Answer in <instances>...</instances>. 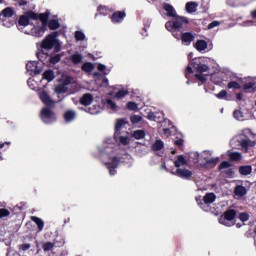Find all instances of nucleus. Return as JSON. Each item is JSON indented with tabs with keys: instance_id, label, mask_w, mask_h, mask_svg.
Masks as SVG:
<instances>
[{
	"instance_id": "47",
	"label": "nucleus",
	"mask_w": 256,
	"mask_h": 256,
	"mask_svg": "<svg viewBox=\"0 0 256 256\" xmlns=\"http://www.w3.org/2000/svg\"><path fill=\"white\" fill-rule=\"evenodd\" d=\"M215 96L217 97V99H225V101H229V98H227V90H221Z\"/></svg>"
},
{
	"instance_id": "42",
	"label": "nucleus",
	"mask_w": 256,
	"mask_h": 256,
	"mask_svg": "<svg viewBox=\"0 0 256 256\" xmlns=\"http://www.w3.org/2000/svg\"><path fill=\"white\" fill-rule=\"evenodd\" d=\"M194 77L200 82L199 85H205V83H207V78L203 73L195 74Z\"/></svg>"
},
{
	"instance_id": "5",
	"label": "nucleus",
	"mask_w": 256,
	"mask_h": 256,
	"mask_svg": "<svg viewBox=\"0 0 256 256\" xmlns=\"http://www.w3.org/2000/svg\"><path fill=\"white\" fill-rule=\"evenodd\" d=\"M40 119L43 123L49 125V123H55V121H57V115L48 107H45L41 110Z\"/></svg>"
},
{
	"instance_id": "31",
	"label": "nucleus",
	"mask_w": 256,
	"mask_h": 256,
	"mask_svg": "<svg viewBox=\"0 0 256 256\" xmlns=\"http://www.w3.org/2000/svg\"><path fill=\"white\" fill-rule=\"evenodd\" d=\"M42 249L45 253L53 251V249H55V244L53 242H45L42 244Z\"/></svg>"
},
{
	"instance_id": "10",
	"label": "nucleus",
	"mask_w": 256,
	"mask_h": 256,
	"mask_svg": "<svg viewBox=\"0 0 256 256\" xmlns=\"http://www.w3.org/2000/svg\"><path fill=\"white\" fill-rule=\"evenodd\" d=\"M174 175H176V177H180V179H191V177H193V172H191V170L178 168Z\"/></svg>"
},
{
	"instance_id": "46",
	"label": "nucleus",
	"mask_w": 256,
	"mask_h": 256,
	"mask_svg": "<svg viewBox=\"0 0 256 256\" xmlns=\"http://www.w3.org/2000/svg\"><path fill=\"white\" fill-rule=\"evenodd\" d=\"M227 88H228V89H241V85L238 84L237 81H230V82L227 84Z\"/></svg>"
},
{
	"instance_id": "23",
	"label": "nucleus",
	"mask_w": 256,
	"mask_h": 256,
	"mask_svg": "<svg viewBox=\"0 0 256 256\" xmlns=\"http://www.w3.org/2000/svg\"><path fill=\"white\" fill-rule=\"evenodd\" d=\"M185 165H187V160L185 159V156L178 155L176 157V160L174 161V166L177 167V169H179V167H183Z\"/></svg>"
},
{
	"instance_id": "3",
	"label": "nucleus",
	"mask_w": 256,
	"mask_h": 256,
	"mask_svg": "<svg viewBox=\"0 0 256 256\" xmlns=\"http://www.w3.org/2000/svg\"><path fill=\"white\" fill-rule=\"evenodd\" d=\"M189 25V18L185 16H174L173 20L167 21L165 23V28L167 31H170V33H175V31H187V26Z\"/></svg>"
},
{
	"instance_id": "17",
	"label": "nucleus",
	"mask_w": 256,
	"mask_h": 256,
	"mask_svg": "<svg viewBox=\"0 0 256 256\" xmlns=\"http://www.w3.org/2000/svg\"><path fill=\"white\" fill-rule=\"evenodd\" d=\"M205 161L206 162L203 164L204 169H213L214 167H217V163H219V158H205Z\"/></svg>"
},
{
	"instance_id": "29",
	"label": "nucleus",
	"mask_w": 256,
	"mask_h": 256,
	"mask_svg": "<svg viewBox=\"0 0 256 256\" xmlns=\"http://www.w3.org/2000/svg\"><path fill=\"white\" fill-rule=\"evenodd\" d=\"M31 221H33L34 223H36L39 231H41L42 229H44L45 227V222H43V220L37 216H32L31 217Z\"/></svg>"
},
{
	"instance_id": "6",
	"label": "nucleus",
	"mask_w": 256,
	"mask_h": 256,
	"mask_svg": "<svg viewBox=\"0 0 256 256\" xmlns=\"http://www.w3.org/2000/svg\"><path fill=\"white\" fill-rule=\"evenodd\" d=\"M237 217V210L228 209L226 210L222 216L219 217V223L221 225L229 226V221H233Z\"/></svg>"
},
{
	"instance_id": "34",
	"label": "nucleus",
	"mask_w": 256,
	"mask_h": 256,
	"mask_svg": "<svg viewBox=\"0 0 256 256\" xmlns=\"http://www.w3.org/2000/svg\"><path fill=\"white\" fill-rule=\"evenodd\" d=\"M54 91L57 95H63V93H67V87L63 84H59L55 87Z\"/></svg>"
},
{
	"instance_id": "19",
	"label": "nucleus",
	"mask_w": 256,
	"mask_h": 256,
	"mask_svg": "<svg viewBox=\"0 0 256 256\" xmlns=\"http://www.w3.org/2000/svg\"><path fill=\"white\" fill-rule=\"evenodd\" d=\"M234 195H236V197H245V195H247V188L243 185H237L234 188Z\"/></svg>"
},
{
	"instance_id": "60",
	"label": "nucleus",
	"mask_w": 256,
	"mask_h": 256,
	"mask_svg": "<svg viewBox=\"0 0 256 256\" xmlns=\"http://www.w3.org/2000/svg\"><path fill=\"white\" fill-rule=\"evenodd\" d=\"M43 69H41L39 66H36V69H34L32 71V73H34V75H41Z\"/></svg>"
},
{
	"instance_id": "58",
	"label": "nucleus",
	"mask_w": 256,
	"mask_h": 256,
	"mask_svg": "<svg viewBox=\"0 0 256 256\" xmlns=\"http://www.w3.org/2000/svg\"><path fill=\"white\" fill-rule=\"evenodd\" d=\"M225 175H227V177H233V175H235V171H233L232 168H229L225 171Z\"/></svg>"
},
{
	"instance_id": "26",
	"label": "nucleus",
	"mask_w": 256,
	"mask_h": 256,
	"mask_svg": "<svg viewBox=\"0 0 256 256\" xmlns=\"http://www.w3.org/2000/svg\"><path fill=\"white\" fill-rule=\"evenodd\" d=\"M93 69H95V65L91 62H85L81 66V70L84 71V73H92Z\"/></svg>"
},
{
	"instance_id": "28",
	"label": "nucleus",
	"mask_w": 256,
	"mask_h": 256,
	"mask_svg": "<svg viewBox=\"0 0 256 256\" xmlns=\"http://www.w3.org/2000/svg\"><path fill=\"white\" fill-rule=\"evenodd\" d=\"M61 57H63V54H51L49 63H51V65H57V63L61 61Z\"/></svg>"
},
{
	"instance_id": "22",
	"label": "nucleus",
	"mask_w": 256,
	"mask_h": 256,
	"mask_svg": "<svg viewBox=\"0 0 256 256\" xmlns=\"http://www.w3.org/2000/svg\"><path fill=\"white\" fill-rule=\"evenodd\" d=\"M77 117V114L73 110H67L64 113V120L66 123H71V121H75V118Z\"/></svg>"
},
{
	"instance_id": "41",
	"label": "nucleus",
	"mask_w": 256,
	"mask_h": 256,
	"mask_svg": "<svg viewBox=\"0 0 256 256\" xmlns=\"http://www.w3.org/2000/svg\"><path fill=\"white\" fill-rule=\"evenodd\" d=\"M229 167H233V164L229 161H222L220 164H219V171H223V169H229Z\"/></svg>"
},
{
	"instance_id": "63",
	"label": "nucleus",
	"mask_w": 256,
	"mask_h": 256,
	"mask_svg": "<svg viewBox=\"0 0 256 256\" xmlns=\"http://www.w3.org/2000/svg\"><path fill=\"white\" fill-rule=\"evenodd\" d=\"M105 69H107V66H105L104 64L98 65V71H105Z\"/></svg>"
},
{
	"instance_id": "56",
	"label": "nucleus",
	"mask_w": 256,
	"mask_h": 256,
	"mask_svg": "<svg viewBox=\"0 0 256 256\" xmlns=\"http://www.w3.org/2000/svg\"><path fill=\"white\" fill-rule=\"evenodd\" d=\"M220 23L219 21H212L209 25H208V29H215V27H219Z\"/></svg>"
},
{
	"instance_id": "43",
	"label": "nucleus",
	"mask_w": 256,
	"mask_h": 256,
	"mask_svg": "<svg viewBox=\"0 0 256 256\" xmlns=\"http://www.w3.org/2000/svg\"><path fill=\"white\" fill-rule=\"evenodd\" d=\"M126 95H129L128 90H119L118 92H116L115 97L116 99H123V97H126Z\"/></svg>"
},
{
	"instance_id": "54",
	"label": "nucleus",
	"mask_w": 256,
	"mask_h": 256,
	"mask_svg": "<svg viewBox=\"0 0 256 256\" xmlns=\"http://www.w3.org/2000/svg\"><path fill=\"white\" fill-rule=\"evenodd\" d=\"M147 119L149 121H155L157 119V116L155 115V112H149L147 115Z\"/></svg>"
},
{
	"instance_id": "61",
	"label": "nucleus",
	"mask_w": 256,
	"mask_h": 256,
	"mask_svg": "<svg viewBox=\"0 0 256 256\" xmlns=\"http://www.w3.org/2000/svg\"><path fill=\"white\" fill-rule=\"evenodd\" d=\"M62 85H64V87H67V85H71V78H65Z\"/></svg>"
},
{
	"instance_id": "9",
	"label": "nucleus",
	"mask_w": 256,
	"mask_h": 256,
	"mask_svg": "<svg viewBox=\"0 0 256 256\" xmlns=\"http://www.w3.org/2000/svg\"><path fill=\"white\" fill-rule=\"evenodd\" d=\"M39 98L40 101H42V103H44V105H46L47 107H53V105H55V101L51 99V96H49V93H47V91L40 92Z\"/></svg>"
},
{
	"instance_id": "30",
	"label": "nucleus",
	"mask_w": 256,
	"mask_h": 256,
	"mask_svg": "<svg viewBox=\"0 0 256 256\" xmlns=\"http://www.w3.org/2000/svg\"><path fill=\"white\" fill-rule=\"evenodd\" d=\"M251 171H253V168H251V166H240L239 167L240 175H251Z\"/></svg>"
},
{
	"instance_id": "55",
	"label": "nucleus",
	"mask_w": 256,
	"mask_h": 256,
	"mask_svg": "<svg viewBox=\"0 0 256 256\" xmlns=\"http://www.w3.org/2000/svg\"><path fill=\"white\" fill-rule=\"evenodd\" d=\"M193 73V68L191 66H187L186 71H185V77L186 79H189V75Z\"/></svg>"
},
{
	"instance_id": "27",
	"label": "nucleus",
	"mask_w": 256,
	"mask_h": 256,
	"mask_svg": "<svg viewBox=\"0 0 256 256\" xmlns=\"http://www.w3.org/2000/svg\"><path fill=\"white\" fill-rule=\"evenodd\" d=\"M195 49L200 52L205 51V49H207V41L197 40L195 43Z\"/></svg>"
},
{
	"instance_id": "48",
	"label": "nucleus",
	"mask_w": 256,
	"mask_h": 256,
	"mask_svg": "<svg viewBox=\"0 0 256 256\" xmlns=\"http://www.w3.org/2000/svg\"><path fill=\"white\" fill-rule=\"evenodd\" d=\"M238 219H240V221H242V223L247 222V220L249 219V213H247V212L239 213Z\"/></svg>"
},
{
	"instance_id": "15",
	"label": "nucleus",
	"mask_w": 256,
	"mask_h": 256,
	"mask_svg": "<svg viewBox=\"0 0 256 256\" xmlns=\"http://www.w3.org/2000/svg\"><path fill=\"white\" fill-rule=\"evenodd\" d=\"M256 142L250 139H242L240 141V146L242 147V150L247 153L249 151V147H255Z\"/></svg>"
},
{
	"instance_id": "50",
	"label": "nucleus",
	"mask_w": 256,
	"mask_h": 256,
	"mask_svg": "<svg viewBox=\"0 0 256 256\" xmlns=\"http://www.w3.org/2000/svg\"><path fill=\"white\" fill-rule=\"evenodd\" d=\"M142 119L143 118L139 115H133L130 117V121L133 125H136V123H141Z\"/></svg>"
},
{
	"instance_id": "21",
	"label": "nucleus",
	"mask_w": 256,
	"mask_h": 256,
	"mask_svg": "<svg viewBox=\"0 0 256 256\" xmlns=\"http://www.w3.org/2000/svg\"><path fill=\"white\" fill-rule=\"evenodd\" d=\"M217 199V195L215 193H206V195L203 197V201L205 205H211L212 203H215V200Z\"/></svg>"
},
{
	"instance_id": "32",
	"label": "nucleus",
	"mask_w": 256,
	"mask_h": 256,
	"mask_svg": "<svg viewBox=\"0 0 256 256\" xmlns=\"http://www.w3.org/2000/svg\"><path fill=\"white\" fill-rule=\"evenodd\" d=\"M54 247H64L65 246V238L64 237H56L55 240L53 241Z\"/></svg>"
},
{
	"instance_id": "1",
	"label": "nucleus",
	"mask_w": 256,
	"mask_h": 256,
	"mask_svg": "<svg viewBox=\"0 0 256 256\" xmlns=\"http://www.w3.org/2000/svg\"><path fill=\"white\" fill-rule=\"evenodd\" d=\"M51 12L47 10L45 13L37 14L34 11H27L19 17L18 25L20 27H27L30 25V21H41L42 25L35 28L36 37H42L47 31V19L50 17Z\"/></svg>"
},
{
	"instance_id": "51",
	"label": "nucleus",
	"mask_w": 256,
	"mask_h": 256,
	"mask_svg": "<svg viewBox=\"0 0 256 256\" xmlns=\"http://www.w3.org/2000/svg\"><path fill=\"white\" fill-rule=\"evenodd\" d=\"M256 83L255 82H247L243 85V90L244 91H249V89H253L255 87Z\"/></svg>"
},
{
	"instance_id": "39",
	"label": "nucleus",
	"mask_w": 256,
	"mask_h": 256,
	"mask_svg": "<svg viewBox=\"0 0 256 256\" xmlns=\"http://www.w3.org/2000/svg\"><path fill=\"white\" fill-rule=\"evenodd\" d=\"M127 110L128 111H137V109H139V105L136 102L133 101H129L126 104Z\"/></svg>"
},
{
	"instance_id": "45",
	"label": "nucleus",
	"mask_w": 256,
	"mask_h": 256,
	"mask_svg": "<svg viewBox=\"0 0 256 256\" xmlns=\"http://www.w3.org/2000/svg\"><path fill=\"white\" fill-rule=\"evenodd\" d=\"M11 215V211L7 208H0V219H3L5 217H9Z\"/></svg>"
},
{
	"instance_id": "8",
	"label": "nucleus",
	"mask_w": 256,
	"mask_h": 256,
	"mask_svg": "<svg viewBox=\"0 0 256 256\" xmlns=\"http://www.w3.org/2000/svg\"><path fill=\"white\" fill-rule=\"evenodd\" d=\"M192 67L197 73H207V71H209V66L203 63V59L201 58H195L192 62Z\"/></svg>"
},
{
	"instance_id": "49",
	"label": "nucleus",
	"mask_w": 256,
	"mask_h": 256,
	"mask_svg": "<svg viewBox=\"0 0 256 256\" xmlns=\"http://www.w3.org/2000/svg\"><path fill=\"white\" fill-rule=\"evenodd\" d=\"M234 119H237V121L243 120V112L241 110H235L233 112Z\"/></svg>"
},
{
	"instance_id": "62",
	"label": "nucleus",
	"mask_w": 256,
	"mask_h": 256,
	"mask_svg": "<svg viewBox=\"0 0 256 256\" xmlns=\"http://www.w3.org/2000/svg\"><path fill=\"white\" fill-rule=\"evenodd\" d=\"M27 0H19L18 1V5L20 6V7H25L26 5H27Z\"/></svg>"
},
{
	"instance_id": "4",
	"label": "nucleus",
	"mask_w": 256,
	"mask_h": 256,
	"mask_svg": "<svg viewBox=\"0 0 256 256\" xmlns=\"http://www.w3.org/2000/svg\"><path fill=\"white\" fill-rule=\"evenodd\" d=\"M13 17H15V10L11 7L4 8L0 13V21H2L4 27H13L17 23V20L13 19Z\"/></svg>"
},
{
	"instance_id": "20",
	"label": "nucleus",
	"mask_w": 256,
	"mask_h": 256,
	"mask_svg": "<svg viewBox=\"0 0 256 256\" xmlns=\"http://www.w3.org/2000/svg\"><path fill=\"white\" fill-rule=\"evenodd\" d=\"M70 61L73 63V65H80V63H83V55L76 52L70 56Z\"/></svg>"
},
{
	"instance_id": "2",
	"label": "nucleus",
	"mask_w": 256,
	"mask_h": 256,
	"mask_svg": "<svg viewBox=\"0 0 256 256\" xmlns=\"http://www.w3.org/2000/svg\"><path fill=\"white\" fill-rule=\"evenodd\" d=\"M58 37V31L46 35L40 43V49H42V51H51V49H53L54 53H59L61 51V43L57 39Z\"/></svg>"
},
{
	"instance_id": "52",
	"label": "nucleus",
	"mask_w": 256,
	"mask_h": 256,
	"mask_svg": "<svg viewBox=\"0 0 256 256\" xmlns=\"http://www.w3.org/2000/svg\"><path fill=\"white\" fill-rule=\"evenodd\" d=\"M119 141L121 145H129V137L120 136Z\"/></svg>"
},
{
	"instance_id": "7",
	"label": "nucleus",
	"mask_w": 256,
	"mask_h": 256,
	"mask_svg": "<svg viewBox=\"0 0 256 256\" xmlns=\"http://www.w3.org/2000/svg\"><path fill=\"white\" fill-rule=\"evenodd\" d=\"M112 162H106L104 165L107 167L109 171V175H117V167H119V163H121V158L114 156L111 158Z\"/></svg>"
},
{
	"instance_id": "37",
	"label": "nucleus",
	"mask_w": 256,
	"mask_h": 256,
	"mask_svg": "<svg viewBox=\"0 0 256 256\" xmlns=\"http://www.w3.org/2000/svg\"><path fill=\"white\" fill-rule=\"evenodd\" d=\"M104 103L107 107H110L112 111H117V104L111 98L104 100Z\"/></svg>"
},
{
	"instance_id": "36",
	"label": "nucleus",
	"mask_w": 256,
	"mask_h": 256,
	"mask_svg": "<svg viewBox=\"0 0 256 256\" xmlns=\"http://www.w3.org/2000/svg\"><path fill=\"white\" fill-rule=\"evenodd\" d=\"M165 147V144L161 140H156L155 143L152 145L153 151H161Z\"/></svg>"
},
{
	"instance_id": "14",
	"label": "nucleus",
	"mask_w": 256,
	"mask_h": 256,
	"mask_svg": "<svg viewBox=\"0 0 256 256\" xmlns=\"http://www.w3.org/2000/svg\"><path fill=\"white\" fill-rule=\"evenodd\" d=\"M80 103H81L84 107H89V105H91V103H93V94H91V93H86V94H84V95L80 98Z\"/></svg>"
},
{
	"instance_id": "18",
	"label": "nucleus",
	"mask_w": 256,
	"mask_h": 256,
	"mask_svg": "<svg viewBox=\"0 0 256 256\" xmlns=\"http://www.w3.org/2000/svg\"><path fill=\"white\" fill-rule=\"evenodd\" d=\"M163 9H164V11H166L167 17H176L177 16V14L175 13V8L173 7V5H171L169 3H164L163 4Z\"/></svg>"
},
{
	"instance_id": "38",
	"label": "nucleus",
	"mask_w": 256,
	"mask_h": 256,
	"mask_svg": "<svg viewBox=\"0 0 256 256\" xmlns=\"http://www.w3.org/2000/svg\"><path fill=\"white\" fill-rule=\"evenodd\" d=\"M98 13H100V15H109V13H111V9H109V7L107 6H98L97 8Z\"/></svg>"
},
{
	"instance_id": "53",
	"label": "nucleus",
	"mask_w": 256,
	"mask_h": 256,
	"mask_svg": "<svg viewBox=\"0 0 256 256\" xmlns=\"http://www.w3.org/2000/svg\"><path fill=\"white\" fill-rule=\"evenodd\" d=\"M11 147V141L0 142V149H9Z\"/></svg>"
},
{
	"instance_id": "13",
	"label": "nucleus",
	"mask_w": 256,
	"mask_h": 256,
	"mask_svg": "<svg viewBox=\"0 0 256 256\" xmlns=\"http://www.w3.org/2000/svg\"><path fill=\"white\" fill-rule=\"evenodd\" d=\"M47 27L50 29V31H57V29L61 27V23L59 22V19L49 20V17H48L47 23H46V31H47Z\"/></svg>"
},
{
	"instance_id": "35",
	"label": "nucleus",
	"mask_w": 256,
	"mask_h": 256,
	"mask_svg": "<svg viewBox=\"0 0 256 256\" xmlns=\"http://www.w3.org/2000/svg\"><path fill=\"white\" fill-rule=\"evenodd\" d=\"M145 130H136L133 132L134 139L140 140L145 139Z\"/></svg>"
},
{
	"instance_id": "40",
	"label": "nucleus",
	"mask_w": 256,
	"mask_h": 256,
	"mask_svg": "<svg viewBox=\"0 0 256 256\" xmlns=\"http://www.w3.org/2000/svg\"><path fill=\"white\" fill-rule=\"evenodd\" d=\"M34 69H37V62L30 61L26 64V70L33 73Z\"/></svg>"
},
{
	"instance_id": "16",
	"label": "nucleus",
	"mask_w": 256,
	"mask_h": 256,
	"mask_svg": "<svg viewBox=\"0 0 256 256\" xmlns=\"http://www.w3.org/2000/svg\"><path fill=\"white\" fill-rule=\"evenodd\" d=\"M194 40L195 35H193L192 32H184L181 34L182 43H188V45H191V43H193Z\"/></svg>"
},
{
	"instance_id": "12",
	"label": "nucleus",
	"mask_w": 256,
	"mask_h": 256,
	"mask_svg": "<svg viewBox=\"0 0 256 256\" xmlns=\"http://www.w3.org/2000/svg\"><path fill=\"white\" fill-rule=\"evenodd\" d=\"M127 119L125 118H118L116 119L114 131L115 135H121V130L123 129L124 125H127Z\"/></svg>"
},
{
	"instance_id": "44",
	"label": "nucleus",
	"mask_w": 256,
	"mask_h": 256,
	"mask_svg": "<svg viewBox=\"0 0 256 256\" xmlns=\"http://www.w3.org/2000/svg\"><path fill=\"white\" fill-rule=\"evenodd\" d=\"M76 41H85V33L82 31H76L74 34Z\"/></svg>"
},
{
	"instance_id": "25",
	"label": "nucleus",
	"mask_w": 256,
	"mask_h": 256,
	"mask_svg": "<svg viewBox=\"0 0 256 256\" xmlns=\"http://www.w3.org/2000/svg\"><path fill=\"white\" fill-rule=\"evenodd\" d=\"M198 4L197 2H188L185 5L187 13H195L197 11Z\"/></svg>"
},
{
	"instance_id": "24",
	"label": "nucleus",
	"mask_w": 256,
	"mask_h": 256,
	"mask_svg": "<svg viewBox=\"0 0 256 256\" xmlns=\"http://www.w3.org/2000/svg\"><path fill=\"white\" fill-rule=\"evenodd\" d=\"M42 79H45V81L51 82L53 79H55V73L53 70H46L42 74Z\"/></svg>"
},
{
	"instance_id": "57",
	"label": "nucleus",
	"mask_w": 256,
	"mask_h": 256,
	"mask_svg": "<svg viewBox=\"0 0 256 256\" xmlns=\"http://www.w3.org/2000/svg\"><path fill=\"white\" fill-rule=\"evenodd\" d=\"M22 251H29L31 249V244H22L19 247Z\"/></svg>"
},
{
	"instance_id": "33",
	"label": "nucleus",
	"mask_w": 256,
	"mask_h": 256,
	"mask_svg": "<svg viewBox=\"0 0 256 256\" xmlns=\"http://www.w3.org/2000/svg\"><path fill=\"white\" fill-rule=\"evenodd\" d=\"M230 161H241L242 159V155H241V152H231L229 155H228Z\"/></svg>"
},
{
	"instance_id": "11",
	"label": "nucleus",
	"mask_w": 256,
	"mask_h": 256,
	"mask_svg": "<svg viewBox=\"0 0 256 256\" xmlns=\"http://www.w3.org/2000/svg\"><path fill=\"white\" fill-rule=\"evenodd\" d=\"M127 17V13L125 11H116L111 16L112 23H123V20Z\"/></svg>"
},
{
	"instance_id": "64",
	"label": "nucleus",
	"mask_w": 256,
	"mask_h": 256,
	"mask_svg": "<svg viewBox=\"0 0 256 256\" xmlns=\"http://www.w3.org/2000/svg\"><path fill=\"white\" fill-rule=\"evenodd\" d=\"M251 17L252 19H256V9L251 11Z\"/></svg>"
},
{
	"instance_id": "59",
	"label": "nucleus",
	"mask_w": 256,
	"mask_h": 256,
	"mask_svg": "<svg viewBox=\"0 0 256 256\" xmlns=\"http://www.w3.org/2000/svg\"><path fill=\"white\" fill-rule=\"evenodd\" d=\"M183 143H185V141L181 138L174 141V145H176L177 147H183Z\"/></svg>"
}]
</instances>
